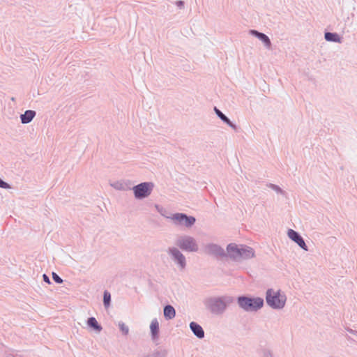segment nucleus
I'll list each match as a JSON object with an SVG mask.
<instances>
[{
  "label": "nucleus",
  "instance_id": "1",
  "mask_svg": "<svg viewBox=\"0 0 357 357\" xmlns=\"http://www.w3.org/2000/svg\"><path fill=\"white\" fill-rule=\"evenodd\" d=\"M233 296L224 295L222 296L210 297L205 300L204 305L212 314H222L228 305L234 302Z\"/></svg>",
  "mask_w": 357,
  "mask_h": 357
},
{
  "label": "nucleus",
  "instance_id": "2",
  "mask_svg": "<svg viewBox=\"0 0 357 357\" xmlns=\"http://www.w3.org/2000/svg\"><path fill=\"white\" fill-rule=\"evenodd\" d=\"M266 301L271 308L281 310L285 305L287 296L284 294H282L280 290L275 291L270 288L266 292Z\"/></svg>",
  "mask_w": 357,
  "mask_h": 357
},
{
  "label": "nucleus",
  "instance_id": "3",
  "mask_svg": "<svg viewBox=\"0 0 357 357\" xmlns=\"http://www.w3.org/2000/svg\"><path fill=\"white\" fill-rule=\"evenodd\" d=\"M237 302L239 307L245 312L257 311L261 309L264 304V301L262 298H252L245 296L238 297Z\"/></svg>",
  "mask_w": 357,
  "mask_h": 357
},
{
  "label": "nucleus",
  "instance_id": "4",
  "mask_svg": "<svg viewBox=\"0 0 357 357\" xmlns=\"http://www.w3.org/2000/svg\"><path fill=\"white\" fill-rule=\"evenodd\" d=\"M176 244L179 249L185 252H195L199 250L196 240L191 236L185 235L179 237Z\"/></svg>",
  "mask_w": 357,
  "mask_h": 357
},
{
  "label": "nucleus",
  "instance_id": "5",
  "mask_svg": "<svg viewBox=\"0 0 357 357\" xmlns=\"http://www.w3.org/2000/svg\"><path fill=\"white\" fill-rule=\"evenodd\" d=\"M154 186L153 182H143L135 186L132 185L131 190H133L135 199H143L151 194Z\"/></svg>",
  "mask_w": 357,
  "mask_h": 357
},
{
  "label": "nucleus",
  "instance_id": "6",
  "mask_svg": "<svg viewBox=\"0 0 357 357\" xmlns=\"http://www.w3.org/2000/svg\"><path fill=\"white\" fill-rule=\"evenodd\" d=\"M170 218L175 225L184 226L187 228L192 227L196 222V218L194 216L188 215L183 213H176Z\"/></svg>",
  "mask_w": 357,
  "mask_h": 357
},
{
  "label": "nucleus",
  "instance_id": "7",
  "mask_svg": "<svg viewBox=\"0 0 357 357\" xmlns=\"http://www.w3.org/2000/svg\"><path fill=\"white\" fill-rule=\"evenodd\" d=\"M167 252L172 260L178 266L181 271L185 269L187 266L185 257L178 248L169 247Z\"/></svg>",
  "mask_w": 357,
  "mask_h": 357
},
{
  "label": "nucleus",
  "instance_id": "8",
  "mask_svg": "<svg viewBox=\"0 0 357 357\" xmlns=\"http://www.w3.org/2000/svg\"><path fill=\"white\" fill-rule=\"evenodd\" d=\"M204 252L210 256L215 257L217 259H220L227 257V253L225 250L216 243H208L204 248Z\"/></svg>",
  "mask_w": 357,
  "mask_h": 357
},
{
  "label": "nucleus",
  "instance_id": "9",
  "mask_svg": "<svg viewBox=\"0 0 357 357\" xmlns=\"http://www.w3.org/2000/svg\"><path fill=\"white\" fill-rule=\"evenodd\" d=\"M288 237L295 242L301 248L305 251H308V247L307 246L303 238L299 234L298 232L294 229H289L287 231Z\"/></svg>",
  "mask_w": 357,
  "mask_h": 357
},
{
  "label": "nucleus",
  "instance_id": "10",
  "mask_svg": "<svg viewBox=\"0 0 357 357\" xmlns=\"http://www.w3.org/2000/svg\"><path fill=\"white\" fill-rule=\"evenodd\" d=\"M110 185L115 190L127 191L131 190L132 183L130 180H121L110 183Z\"/></svg>",
  "mask_w": 357,
  "mask_h": 357
},
{
  "label": "nucleus",
  "instance_id": "11",
  "mask_svg": "<svg viewBox=\"0 0 357 357\" xmlns=\"http://www.w3.org/2000/svg\"><path fill=\"white\" fill-rule=\"evenodd\" d=\"M250 33L260 40L266 48L271 49L272 44L269 37L267 35L254 29L250 30Z\"/></svg>",
  "mask_w": 357,
  "mask_h": 357
},
{
  "label": "nucleus",
  "instance_id": "12",
  "mask_svg": "<svg viewBox=\"0 0 357 357\" xmlns=\"http://www.w3.org/2000/svg\"><path fill=\"white\" fill-rule=\"evenodd\" d=\"M227 255L233 260L238 261L240 259V248L235 243H229L227 246Z\"/></svg>",
  "mask_w": 357,
  "mask_h": 357
},
{
  "label": "nucleus",
  "instance_id": "13",
  "mask_svg": "<svg viewBox=\"0 0 357 357\" xmlns=\"http://www.w3.org/2000/svg\"><path fill=\"white\" fill-rule=\"evenodd\" d=\"M255 257V250L248 245H241L240 259H249Z\"/></svg>",
  "mask_w": 357,
  "mask_h": 357
},
{
  "label": "nucleus",
  "instance_id": "14",
  "mask_svg": "<svg viewBox=\"0 0 357 357\" xmlns=\"http://www.w3.org/2000/svg\"><path fill=\"white\" fill-rule=\"evenodd\" d=\"M190 328L193 334L199 339L204 337V331L203 328L197 322L192 321L190 323Z\"/></svg>",
  "mask_w": 357,
  "mask_h": 357
},
{
  "label": "nucleus",
  "instance_id": "15",
  "mask_svg": "<svg viewBox=\"0 0 357 357\" xmlns=\"http://www.w3.org/2000/svg\"><path fill=\"white\" fill-rule=\"evenodd\" d=\"M151 335L153 340H156L159 337V323L156 318L151 321L150 325Z\"/></svg>",
  "mask_w": 357,
  "mask_h": 357
},
{
  "label": "nucleus",
  "instance_id": "16",
  "mask_svg": "<svg viewBox=\"0 0 357 357\" xmlns=\"http://www.w3.org/2000/svg\"><path fill=\"white\" fill-rule=\"evenodd\" d=\"M36 112L34 110L28 109L20 115V121L23 124L30 123L36 116Z\"/></svg>",
  "mask_w": 357,
  "mask_h": 357
},
{
  "label": "nucleus",
  "instance_id": "17",
  "mask_svg": "<svg viewBox=\"0 0 357 357\" xmlns=\"http://www.w3.org/2000/svg\"><path fill=\"white\" fill-rule=\"evenodd\" d=\"M164 317L167 320L172 319L176 316V311L173 306L167 305L163 309Z\"/></svg>",
  "mask_w": 357,
  "mask_h": 357
},
{
  "label": "nucleus",
  "instance_id": "18",
  "mask_svg": "<svg viewBox=\"0 0 357 357\" xmlns=\"http://www.w3.org/2000/svg\"><path fill=\"white\" fill-rule=\"evenodd\" d=\"M87 325L89 327L94 330L95 331L100 333L102 330V327L98 322L96 319L93 317H89L87 320Z\"/></svg>",
  "mask_w": 357,
  "mask_h": 357
},
{
  "label": "nucleus",
  "instance_id": "19",
  "mask_svg": "<svg viewBox=\"0 0 357 357\" xmlns=\"http://www.w3.org/2000/svg\"><path fill=\"white\" fill-rule=\"evenodd\" d=\"M324 38L326 41L339 43L342 42V38L337 33L326 32L324 34Z\"/></svg>",
  "mask_w": 357,
  "mask_h": 357
},
{
  "label": "nucleus",
  "instance_id": "20",
  "mask_svg": "<svg viewBox=\"0 0 357 357\" xmlns=\"http://www.w3.org/2000/svg\"><path fill=\"white\" fill-rule=\"evenodd\" d=\"M111 303V294L105 290L103 294V304L105 308H108Z\"/></svg>",
  "mask_w": 357,
  "mask_h": 357
},
{
  "label": "nucleus",
  "instance_id": "21",
  "mask_svg": "<svg viewBox=\"0 0 357 357\" xmlns=\"http://www.w3.org/2000/svg\"><path fill=\"white\" fill-rule=\"evenodd\" d=\"M153 357H167L168 351L165 349L155 350L153 353Z\"/></svg>",
  "mask_w": 357,
  "mask_h": 357
},
{
  "label": "nucleus",
  "instance_id": "22",
  "mask_svg": "<svg viewBox=\"0 0 357 357\" xmlns=\"http://www.w3.org/2000/svg\"><path fill=\"white\" fill-rule=\"evenodd\" d=\"M266 185L268 188H270L271 189H272L274 191H275L278 194H281L282 195H286L285 191H284L280 186H278V185H277L275 184H273V183H269Z\"/></svg>",
  "mask_w": 357,
  "mask_h": 357
},
{
  "label": "nucleus",
  "instance_id": "23",
  "mask_svg": "<svg viewBox=\"0 0 357 357\" xmlns=\"http://www.w3.org/2000/svg\"><path fill=\"white\" fill-rule=\"evenodd\" d=\"M120 331L122 332V333L124 335H127L129 333V328L128 326H126L123 322L120 321L118 324Z\"/></svg>",
  "mask_w": 357,
  "mask_h": 357
},
{
  "label": "nucleus",
  "instance_id": "24",
  "mask_svg": "<svg viewBox=\"0 0 357 357\" xmlns=\"http://www.w3.org/2000/svg\"><path fill=\"white\" fill-rule=\"evenodd\" d=\"M214 111L216 115L224 122L228 117L224 114L220 109L216 107H214Z\"/></svg>",
  "mask_w": 357,
  "mask_h": 357
},
{
  "label": "nucleus",
  "instance_id": "25",
  "mask_svg": "<svg viewBox=\"0 0 357 357\" xmlns=\"http://www.w3.org/2000/svg\"><path fill=\"white\" fill-rule=\"evenodd\" d=\"M52 279L56 284H62L63 282V279L54 272L52 273Z\"/></svg>",
  "mask_w": 357,
  "mask_h": 357
},
{
  "label": "nucleus",
  "instance_id": "26",
  "mask_svg": "<svg viewBox=\"0 0 357 357\" xmlns=\"http://www.w3.org/2000/svg\"><path fill=\"white\" fill-rule=\"evenodd\" d=\"M225 123H226L227 126H229L230 128H231L234 130H237L238 127L236 125L233 123L229 118H227L225 121Z\"/></svg>",
  "mask_w": 357,
  "mask_h": 357
},
{
  "label": "nucleus",
  "instance_id": "27",
  "mask_svg": "<svg viewBox=\"0 0 357 357\" xmlns=\"http://www.w3.org/2000/svg\"><path fill=\"white\" fill-rule=\"evenodd\" d=\"M225 123H226L227 126H229L230 128H231L234 130H237L238 127L236 125L233 123L229 118H227L225 121Z\"/></svg>",
  "mask_w": 357,
  "mask_h": 357
},
{
  "label": "nucleus",
  "instance_id": "28",
  "mask_svg": "<svg viewBox=\"0 0 357 357\" xmlns=\"http://www.w3.org/2000/svg\"><path fill=\"white\" fill-rule=\"evenodd\" d=\"M225 123H226L227 126H229L230 128H231L234 130H237L238 127L236 125L233 123L229 118H227L225 121Z\"/></svg>",
  "mask_w": 357,
  "mask_h": 357
},
{
  "label": "nucleus",
  "instance_id": "29",
  "mask_svg": "<svg viewBox=\"0 0 357 357\" xmlns=\"http://www.w3.org/2000/svg\"><path fill=\"white\" fill-rule=\"evenodd\" d=\"M261 357H273L272 352L266 349L261 351Z\"/></svg>",
  "mask_w": 357,
  "mask_h": 357
},
{
  "label": "nucleus",
  "instance_id": "30",
  "mask_svg": "<svg viewBox=\"0 0 357 357\" xmlns=\"http://www.w3.org/2000/svg\"><path fill=\"white\" fill-rule=\"evenodd\" d=\"M0 188L3 189H9L10 186L8 183L5 182L0 178Z\"/></svg>",
  "mask_w": 357,
  "mask_h": 357
},
{
  "label": "nucleus",
  "instance_id": "31",
  "mask_svg": "<svg viewBox=\"0 0 357 357\" xmlns=\"http://www.w3.org/2000/svg\"><path fill=\"white\" fill-rule=\"evenodd\" d=\"M43 278L44 282H45L46 283H47V284L51 283L50 278L46 274L43 275Z\"/></svg>",
  "mask_w": 357,
  "mask_h": 357
},
{
  "label": "nucleus",
  "instance_id": "32",
  "mask_svg": "<svg viewBox=\"0 0 357 357\" xmlns=\"http://www.w3.org/2000/svg\"><path fill=\"white\" fill-rule=\"evenodd\" d=\"M176 4L180 8H183L184 6V2L183 1H176Z\"/></svg>",
  "mask_w": 357,
  "mask_h": 357
},
{
  "label": "nucleus",
  "instance_id": "33",
  "mask_svg": "<svg viewBox=\"0 0 357 357\" xmlns=\"http://www.w3.org/2000/svg\"><path fill=\"white\" fill-rule=\"evenodd\" d=\"M138 357H153V354H142L139 355Z\"/></svg>",
  "mask_w": 357,
  "mask_h": 357
},
{
  "label": "nucleus",
  "instance_id": "34",
  "mask_svg": "<svg viewBox=\"0 0 357 357\" xmlns=\"http://www.w3.org/2000/svg\"><path fill=\"white\" fill-rule=\"evenodd\" d=\"M349 332L353 334L357 333V331H353L352 329L349 330Z\"/></svg>",
  "mask_w": 357,
  "mask_h": 357
}]
</instances>
